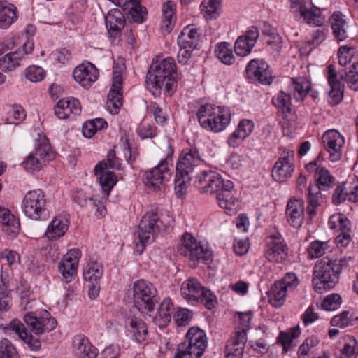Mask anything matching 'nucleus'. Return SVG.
Wrapping results in <instances>:
<instances>
[{"label":"nucleus","instance_id":"1","mask_svg":"<svg viewBox=\"0 0 358 358\" xmlns=\"http://www.w3.org/2000/svg\"><path fill=\"white\" fill-rule=\"evenodd\" d=\"M176 76L174 59L166 57L159 63L151 64L146 76L147 87L155 97L159 96L164 85L167 92L173 90L176 83Z\"/></svg>","mask_w":358,"mask_h":358},{"label":"nucleus","instance_id":"2","mask_svg":"<svg viewBox=\"0 0 358 358\" xmlns=\"http://www.w3.org/2000/svg\"><path fill=\"white\" fill-rule=\"evenodd\" d=\"M166 157L152 169L146 171L143 175V181L154 190H159L169 180L171 167L173 166V150L169 141L164 146Z\"/></svg>","mask_w":358,"mask_h":358},{"label":"nucleus","instance_id":"3","mask_svg":"<svg viewBox=\"0 0 358 358\" xmlns=\"http://www.w3.org/2000/svg\"><path fill=\"white\" fill-rule=\"evenodd\" d=\"M340 267L336 261L322 259L315 264L313 273V286L315 291L322 292L333 288L338 282Z\"/></svg>","mask_w":358,"mask_h":358},{"label":"nucleus","instance_id":"4","mask_svg":"<svg viewBox=\"0 0 358 358\" xmlns=\"http://www.w3.org/2000/svg\"><path fill=\"white\" fill-rule=\"evenodd\" d=\"M315 185H310L307 195V215L310 220H313L317 213V208L322 198L321 191H327L332 187L334 182V177L324 167L317 168L314 176Z\"/></svg>","mask_w":358,"mask_h":358},{"label":"nucleus","instance_id":"5","mask_svg":"<svg viewBox=\"0 0 358 358\" xmlns=\"http://www.w3.org/2000/svg\"><path fill=\"white\" fill-rule=\"evenodd\" d=\"M180 294L188 303L194 305L201 303L210 310L216 303V297L211 291L194 278H189L182 283Z\"/></svg>","mask_w":358,"mask_h":358},{"label":"nucleus","instance_id":"6","mask_svg":"<svg viewBox=\"0 0 358 358\" xmlns=\"http://www.w3.org/2000/svg\"><path fill=\"white\" fill-rule=\"evenodd\" d=\"M159 209L154 208L145 213L138 224V238L143 246L152 244L159 235L163 222Z\"/></svg>","mask_w":358,"mask_h":358},{"label":"nucleus","instance_id":"7","mask_svg":"<svg viewBox=\"0 0 358 358\" xmlns=\"http://www.w3.org/2000/svg\"><path fill=\"white\" fill-rule=\"evenodd\" d=\"M157 289L151 282L143 279L134 282L132 296L135 307L142 313L152 312L156 303Z\"/></svg>","mask_w":358,"mask_h":358},{"label":"nucleus","instance_id":"8","mask_svg":"<svg viewBox=\"0 0 358 358\" xmlns=\"http://www.w3.org/2000/svg\"><path fill=\"white\" fill-rule=\"evenodd\" d=\"M47 199L40 189L27 192L23 197L21 208L24 214L33 220H39L47 216Z\"/></svg>","mask_w":358,"mask_h":358},{"label":"nucleus","instance_id":"9","mask_svg":"<svg viewBox=\"0 0 358 358\" xmlns=\"http://www.w3.org/2000/svg\"><path fill=\"white\" fill-rule=\"evenodd\" d=\"M81 256L80 250L78 248H73L69 250L61 259L58 264V271L66 284L76 279Z\"/></svg>","mask_w":358,"mask_h":358},{"label":"nucleus","instance_id":"10","mask_svg":"<svg viewBox=\"0 0 358 358\" xmlns=\"http://www.w3.org/2000/svg\"><path fill=\"white\" fill-rule=\"evenodd\" d=\"M124 67L123 65L117 64L113 66V84L108 95L107 108L111 114L119 113L122 106V73Z\"/></svg>","mask_w":358,"mask_h":358},{"label":"nucleus","instance_id":"11","mask_svg":"<svg viewBox=\"0 0 358 358\" xmlns=\"http://www.w3.org/2000/svg\"><path fill=\"white\" fill-rule=\"evenodd\" d=\"M245 71L247 78L252 82H258L263 85H270L273 82L271 68L263 60L252 59L248 64Z\"/></svg>","mask_w":358,"mask_h":358},{"label":"nucleus","instance_id":"12","mask_svg":"<svg viewBox=\"0 0 358 358\" xmlns=\"http://www.w3.org/2000/svg\"><path fill=\"white\" fill-rule=\"evenodd\" d=\"M226 181L218 173L211 170L203 171L196 179L199 191L206 194H217L224 187Z\"/></svg>","mask_w":358,"mask_h":358},{"label":"nucleus","instance_id":"13","mask_svg":"<svg viewBox=\"0 0 358 358\" xmlns=\"http://www.w3.org/2000/svg\"><path fill=\"white\" fill-rule=\"evenodd\" d=\"M324 149L329 154V159L338 162L342 157V148L345 143V138L336 129H329L325 131L322 137Z\"/></svg>","mask_w":358,"mask_h":358},{"label":"nucleus","instance_id":"14","mask_svg":"<svg viewBox=\"0 0 358 358\" xmlns=\"http://www.w3.org/2000/svg\"><path fill=\"white\" fill-rule=\"evenodd\" d=\"M24 320L31 331L37 335L50 331L57 326L55 319L52 317L50 313L46 310L42 313L41 317H36L33 313H28L24 315Z\"/></svg>","mask_w":358,"mask_h":358},{"label":"nucleus","instance_id":"15","mask_svg":"<svg viewBox=\"0 0 358 358\" xmlns=\"http://www.w3.org/2000/svg\"><path fill=\"white\" fill-rule=\"evenodd\" d=\"M294 156L292 150L282 152L273 167L272 176L275 180L281 182L291 177L294 171Z\"/></svg>","mask_w":358,"mask_h":358},{"label":"nucleus","instance_id":"16","mask_svg":"<svg viewBox=\"0 0 358 358\" xmlns=\"http://www.w3.org/2000/svg\"><path fill=\"white\" fill-rule=\"evenodd\" d=\"M331 229L337 230L340 234L336 237L335 242L341 246H348L351 243L350 222L343 214L331 215L328 221Z\"/></svg>","mask_w":358,"mask_h":358},{"label":"nucleus","instance_id":"17","mask_svg":"<svg viewBox=\"0 0 358 358\" xmlns=\"http://www.w3.org/2000/svg\"><path fill=\"white\" fill-rule=\"evenodd\" d=\"M126 336L136 343H142L148 336V330L143 319L136 316L129 317L124 324Z\"/></svg>","mask_w":358,"mask_h":358},{"label":"nucleus","instance_id":"18","mask_svg":"<svg viewBox=\"0 0 358 358\" xmlns=\"http://www.w3.org/2000/svg\"><path fill=\"white\" fill-rule=\"evenodd\" d=\"M216 197L220 207L224 209L227 213H236L238 206V200L236 197L234 183L231 180H227L224 187L218 192Z\"/></svg>","mask_w":358,"mask_h":358},{"label":"nucleus","instance_id":"19","mask_svg":"<svg viewBox=\"0 0 358 358\" xmlns=\"http://www.w3.org/2000/svg\"><path fill=\"white\" fill-rule=\"evenodd\" d=\"M201 161V155L196 148L184 150L180 154L176 164L178 176L180 174L189 175L194 170V167L198 166Z\"/></svg>","mask_w":358,"mask_h":358},{"label":"nucleus","instance_id":"20","mask_svg":"<svg viewBox=\"0 0 358 358\" xmlns=\"http://www.w3.org/2000/svg\"><path fill=\"white\" fill-rule=\"evenodd\" d=\"M208 340L206 334L203 330L199 327H191L186 334V340L182 344H185L187 348L201 357L206 348Z\"/></svg>","mask_w":358,"mask_h":358},{"label":"nucleus","instance_id":"21","mask_svg":"<svg viewBox=\"0 0 358 358\" xmlns=\"http://www.w3.org/2000/svg\"><path fill=\"white\" fill-rule=\"evenodd\" d=\"M259 36V30L255 27H252L239 36L234 44V50L236 55L241 57L249 55L255 45Z\"/></svg>","mask_w":358,"mask_h":358},{"label":"nucleus","instance_id":"22","mask_svg":"<svg viewBox=\"0 0 358 358\" xmlns=\"http://www.w3.org/2000/svg\"><path fill=\"white\" fill-rule=\"evenodd\" d=\"M75 80L83 87H89L99 78V70L90 62L82 63L73 72Z\"/></svg>","mask_w":358,"mask_h":358},{"label":"nucleus","instance_id":"23","mask_svg":"<svg viewBox=\"0 0 358 358\" xmlns=\"http://www.w3.org/2000/svg\"><path fill=\"white\" fill-rule=\"evenodd\" d=\"M327 71L328 83L331 87V90L329 93V102L331 105H337L343 98L344 85L339 80H338L337 72L334 65H329Z\"/></svg>","mask_w":358,"mask_h":358},{"label":"nucleus","instance_id":"24","mask_svg":"<svg viewBox=\"0 0 358 358\" xmlns=\"http://www.w3.org/2000/svg\"><path fill=\"white\" fill-rule=\"evenodd\" d=\"M72 348L75 354L80 358H96L99 353L88 338L83 334L76 335L73 338Z\"/></svg>","mask_w":358,"mask_h":358},{"label":"nucleus","instance_id":"25","mask_svg":"<svg viewBox=\"0 0 358 358\" xmlns=\"http://www.w3.org/2000/svg\"><path fill=\"white\" fill-rule=\"evenodd\" d=\"M304 203L302 199H290L286 208V217L290 225L299 228L303 222Z\"/></svg>","mask_w":358,"mask_h":358},{"label":"nucleus","instance_id":"26","mask_svg":"<svg viewBox=\"0 0 358 358\" xmlns=\"http://www.w3.org/2000/svg\"><path fill=\"white\" fill-rule=\"evenodd\" d=\"M80 113V103L75 98L60 99L55 107V114L60 120L69 118L71 114L78 115Z\"/></svg>","mask_w":358,"mask_h":358},{"label":"nucleus","instance_id":"27","mask_svg":"<svg viewBox=\"0 0 358 358\" xmlns=\"http://www.w3.org/2000/svg\"><path fill=\"white\" fill-rule=\"evenodd\" d=\"M107 169V163L103 161L99 162L94 167V173L99 176V182L102 187L103 191L107 194L117 182V177L111 171H105Z\"/></svg>","mask_w":358,"mask_h":358},{"label":"nucleus","instance_id":"28","mask_svg":"<svg viewBox=\"0 0 358 358\" xmlns=\"http://www.w3.org/2000/svg\"><path fill=\"white\" fill-rule=\"evenodd\" d=\"M220 108L211 103L202 104L199 107L196 117L202 128L205 129L211 128V125H213L211 120L214 122L213 118L219 115Z\"/></svg>","mask_w":358,"mask_h":358},{"label":"nucleus","instance_id":"29","mask_svg":"<svg viewBox=\"0 0 358 358\" xmlns=\"http://www.w3.org/2000/svg\"><path fill=\"white\" fill-rule=\"evenodd\" d=\"M246 342L244 331L239 332L237 336H231L226 346L225 358H242Z\"/></svg>","mask_w":358,"mask_h":358},{"label":"nucleus","instance_id":"30","mask_svg":"<svg viewBox=\"0 0 358 358\" xmlns=\"http://www.w3.org/2000/svg\"><path fill=\"white\" fill-rule=\"evenodd\" d=\"M106 25L110 36H117L124 26L123 14L119 9H111L105 16Z\"/></svg>","mask_w":358,"mask_h":358},{"label":"nucleus","instance_id":"31","mask_svg":"<svg viewBox=\"0 0 358 358\" xmlns=\"http://www.w3.org/2000/svg\"><path fill=\"white\" fill-rule=\"evenodd\" d=\"M289 92L296 101L304 99L311 89V83L304 77L292 78L288 87Z\"/></svg>","mask_w":358,"mask_h":358},{"label":"nucleus","instance_id":"32","mask_svg":"<svg viewBox=\"0 0 358 358\" xmlns=\"http://www.w3.org/2000/svg\"><path fill=\"white\" fill-rule=\"evenodd\" d=\"M184 249L185 250L182 252H184L185 255L189 257L190 261L193 262L194 266L200 262L208 264L212 261L213 252L209 248H184Z\"/></svg>","mask_w":358,"mask_h":358},{"label":"nucleus","instance_id":"33","mask_svg":"<svg viewBox=\"0 0 358 358\" xmlns=\"http://www.w3.org/2000/svg\"><path fill=\"white\" fill-rule=\"evenodd\" d=\"M69 228L67 219L62 216L55 217L48 225L45 236L48 240L56 241L63 236Z\"/></svg>","mask_w":358,"mask_h":358},{"label":"nucleus","instance_id":"34","mask_svg":"<svg viewBox=\"0 0 358 358\" xmlns=\"http://www.w3.org/2000/svg\"><path fill=\"white\" fill-rule=\"evenodd\" d=\"M331 27L334 38L343 41L348 38V24L345 16L341 12H334L331 18Z\"/></svg>","mask_w":358,"mask_h":358},{"label":"nucleus","instance_id":"35","mask_svg":"<svg viewBox=\"0 0 358 358\" xmlns=\"http://www.w3.org/2000/svg\"><path fill=\"white\" fill-rule=\"evenodd\" d=\"M2 230L8 235L15 236L20 231V221L10 210L0 206Z\"/></svg>","mask_w":358,"mask_h":358},{"label":"nucleus","instance_id":"36","mask_svg":"<svg viewBox=\"0 0 358 358\" xmlns=\"http://www.w3.org/2000/svg\"><path fill=\"white\" fill-rule=\"evenodd\" d=\"M17 18L16 6L6 1H0V28L8 29Z\"/></svg>","mask_w":358,"mask_h":358},{"label":"nucleus","instance_id":"37","mask_svg":"<svg viewBox=\"0 0 358 358\" xmlns=\"http://www.w3.org/2000/svg\"><path fill=\"white\" fill-rule=\"evenodd\" d=\"M9 328L12 329L20 339L27 343L33 350H36L41 346V342L38 338H34L28 333L24 324L18 320H13Z\"/></svg>","mask_w":358,"mask_h":358},{"label":"nucleus","instance_id":"38","mask_svg":"<svg viewBox=\"0 0 358 358\" xmlns=\"http://www.w3.org/2000/svg\"><path fill=\"white\" fill-rule=\"evenodd\" d=\"M199 38L197 29L187 27L178 36L177 42L180 47L194 50L198 45Z\"/></svg>","mask_w":358,"mask_h":358},{"label":"nucleus","instance_id":"39","mask_svg":"<svg viewBox=\"0 0 358 358\" xmlns=\"http://www.w3.org/2000/svg\"><path fill=\"white\" fill-rule=\"evenodd\" d=\"M36 141L34 153L44 161L52 160L55 157V152L52 150L47 137L43 134H38V138Z\"/></svg>","mask_w":358,"mask_h":358},{"label":"nucleus","instance_id":"40","mask_svg":"<svg viewBox=\"0 0 358 358\" xmlns=\"http://www.w3.org/2000/svg\"><path fill=\"white\" fill-rule=\"evenodd\" d=\"M103 274L100 262L90 259L83 270V278L86 282H100Z\"/></svg>","mask_w":358,"mask_h":358},{"label":"nucleus","instance_id":"41","mask_svg":"<svg viewBox=\"0 0 358 358\" xmlns=\"http://www.w3.org/2000/svg\"><path fill=\"white\" fill-rule=\"evenodd\" d=\"M176 6L171 1L165 2L162 7L163 19L161 29L164 33H169L172 29L173 24L176 20L175 17Z\"/></svg>","mask_w":358,"mask_h":358},{"label":"nucleus","instance_id":"42","mask_svg":"<svg viewBox=\"0 0 358 358\" xmlns=\"http://www.w3.org/2000/svg\"><path fill=\"white\" fill-rule=\"evenodd\" d=\"M320 344L318 336L312 335L307 337L299 347L298 358H310L317 350Z\"/></svg>","mask_w":358,"mask_h":358},{"label":"nucleus","instance_id":"43","mask_svg":"<svg viewBox=\"0 0 358 358\" xmlns=\"http://www.w3.org/2000/svg\"><path fill=\"white\" fill-rule=\"evenodd\" d=\"M289 293L282 287L281 283L275 282L271 287L268 293V300L272 306L281 307L285 302Z\"/></svg>","mask_w":358,"mask_h":358},{"label":"nucleus","instance_id":"44","mask_svg":"<svg viewBox=\"0 0 358 358\" xmlns=\"http://www.w3.org/2000/svg\"><path fill=\"white\" fill-rule=\"evenodd\" d=\"M291 94H287L284 92H280L272 99L273 105L282 113L283 115L287 117L293 112V106L291 103Z\"/></svg>","mask_w":358,"mask_h":358},{"label":"nucleus","instance_id":"45","mask_svg":"<svg viewBox=\"0 0 358 358\" xmlns=\"http://www.w3.org/2000/svg\"><path fill=\"white\" fill-rule=\"evenodd\" d=\"M358 321V316L351 310H344L341 313L334 316L331 320L333 327L341 329L354 325Z\"/></svg>","mask_w":358,"mask_h":358},{"label":"nucleus","instance_id":"46","mask_svg":"<svg viewBox=\"0 0 358 358\" xmlns=\"http://www.w3.org/2000/svg\"><path fill=\"white\" fill-rule=\"evenodd\" d=\"M336 358H357L358 341L354 337H348L343 347L336 352Z\"/></svg>","mask_w":358,"mask_h":358},{"label":"nucleus","instance_id":"47","mask_svg":"<svg viewBox=\"0 0 358 358\" xmlns=\"http://www.w3.org/2000/svg\"><path fill=\"white\" fill-rule=\"evenodd\" d=\"M214 122L211 120L212 124L211 127L213 128L206 129L207 131H210L213 132H220L223 131L229 124L231 120V115L229 111L224 109L223 108H220L219 110V115L217 117H215Z\"/></svg>","mask_w":358,"mask_h":358},{"label":"nucleus","instance_id":"48","mask_svg":"<svg viewBox=\"0 0 358 358\" xmlns=\"http://www.w3.org/2000/svg\"><path fill=\"white\" fill-rule=\"evenodd\" d=\"M141 0H134L131 5H128L122 8L127 11L133 20L136 22L141 23L144 21L146 15V9L141 5Z\"/></svg>","mask_w":358,"mask_h":358},{"label":"nucleus","instance_id":"49","mask_svg":"<svg viewBox=\"0 0 358 358\" xmlns=\"http://www.w3.org/2000/svg\"><path fill=\"white\" fill-rule=\"evenodd\" d=\"M215 53L223 64L230 65L234 62V57L228 43L222 42L216 45Z\"/></svg>","mask_w":358,"mask_h":358},{"label":"nucleus","instance_id":"50","mask_svg":"<svg viewBox=\"0 0 358 358\" xmlns=\"http://www.w3.org/2000/svg\"><path fill=\"white\" fill-rule=\"evenodd\" d=\"M220 0H203L201 4V11L206 19H216L219 16Z\"/></svg>","mask_w":358,"mask_h":358},{"label":"nucleus","instance_id":"51","mask_svg":"<svg viewBox=\"0 0 358 358\" xmlns=\"http://www.w3.org/2000/svg\"><path fill=\"white\" fill-rule=\"evenodd\" d=\"M20 57L16 52H10L0 57V69L10 71L20 65Z\"/></svg>","mask_w":358,"mask_h":358},{"label":"nucleus","instance_id":"52","mask_svg":"<svg viewBox=\"0 0 358 358\" xmlns=\"http://www.w3.org/2000/svg\"><path fill=\"white\" fill-rule=\"evenodd\" d=\"M237 318L239 327L235 331L232 336H237L239 332L244 331L247 338V332L250 329L251 321L253 318V313L251 310L237 313Z\"/></svg>","mask_w":358,"mask_h":358},{"label":"nucleus","instance_id":"53","mask_svg":"<svg viewBox=\"0 0 358 358\" xmlns=\"http://www.w3.org/2000/svg\"><path fill=\"white\" fill-rule=\"evenodd\" d=\"M45 162L41 157L32 152L27 156L22 164L27 171L33 173L39 171Z\"/></svg>","mask_w":358,"mask_h":358},{"label":"nucleus","instance_id":"54","mask_svg":"<svg viewBox=\"0 0 358 358\" xmlns=\"http://www.w3.org/2000/svg\"><path fill=\"white\" fill-rule=\"evenodd\" d=\"M341 79H344L349 88L355 91L358 90V62L354 63L348 69L345 70V76L341 75Z\"/></svg>","mask_w":358,"mask_h":358},{"label":"nucleus","instance_id":"55","mask_svg":"<svg viewBox=\"0 0 358 358\" xmlns=\"http://www.w3.org/2000/svg\"><path fill=\"white\" fill-rule=\"evenodd\" d=\"M193 313L185 308H177L173 315L174 321L178 327L187 326L189 324Z\"/></svg>","mask_w":358,"mask_h":358},{"label":"nucleus","instance_id":"56","mask_svg":"<svg viewBox=\"0 0 358 358\" xmlns=\"http://www.w3.org/2000/svg\"><path fill=\"white\" fill-rule=\"evenodd\" d=\"M301 17L309 24L316 27L321 26L323 23V18L321 15V11L319 9H305L301 10Z\"/></svg>","mask_w":358,"mask_h":358},{"label":"nucleus","instance_id":"57","mask_svg":"<svg viewBox=\"0 0 358 358\" xmlns=\"http://www.w3.org/2000/svg\"><path fill=\"white\" fill-rule=\"evenodd\" d=\"M178 172H176L175 176V194L178 198L183 197L187 193V184L189 182L190 178L189 175L184 176L180 174L178 176Z\"/></svg>","mask_w":358,"mask_h":358},{"label":"nucleus","instance_id":"58","mask_svg":"<svg viewBox=\"0 0 358 358\" xmlns=\"http://www.w3.org/2000/svg\"><path fill=\"white\" fill-rule=\"evenodd\" d=\"M287 248H268L265 253L266 259L272 262L279 263L285 259Z\"/></svg>","mask_w":358,"mask_h":358},{"label":"nucleus","instance_id":"59","mask_svg":"<svg viewBox=\"0 0 358 358\" xmlns=\"http://www.w3.org/2000/svg\"><path fill=\"white\" fill-rule=\"evenodd\" d=\"M281 283L282 287L288 292H293L299 285L297 275L294 273H286L282 280L278 281Z\"/></svg>","mask_w":358,"mask_h":358},{"label":"nucleus","instance_id":"60","mask_svg":"<svg viewBox=\"0 0 358 358\" xmlns=\"http://www.w3.org/2000/svg\"><path fill=\"white\" fill-rule=\"evenodd\" d=\"M341 305V297L338 294H331L324 298L321 307L327 311H333L338 309Z\"/></svg>","mask_w":358,"mask_h":358},{"label":"nucleus","instance_id":"61","mask_svg":"<svg viewBox=\"0 0 358 358\" xmlns=\"http://www.w3.org/2000/svg\"><path fill=\"white\" fill-rule=\"evenodd\" d=\"M0 358H17L16 349L7 338H3L0 342Z\"/></svg>","mask_w":358,"mask_h":358},{"label":"nucleus","instance_id":"62","mask_svg":"<svg viewBox=\"0 0 358 358\" xmlns=\"http://www.w3.org/2000/svg\"><path fill=\"white\" fill-rule=\"evenodd\" d=\"M180 241L181 246H206L208 245L206 239L196 238L189 232L184 233Z\"/></svg>","mask_w":358,"mask_h":358},{"label":"nucleus","instance_id":"63","mask_svg":"<svg viewBox=\"0 0 358 358\" xmlns=\"http://www.w3.org/2000/svg\"><path fill=\"white\" fill-rule=\"evenodd\" d=\"M45 76L44 70L38 66H31L26 70V78L31 82L41 81Z\"/></svg>","mask_w":358,"mask_h":358},{"label":"nucleus","instance_id":"64","mask_svg":"<svg viewBox=\"0 0 358 358\" xmlns=\"http://www.w3.org/2000/svg\"><path fill=\"white\" fill-rule=\"evenodd\" d=\"M51 58L58 64H64L71 60V53L66 48L57 50L52 52Z\"/></svg>","mask_w":358,"mask_h":358}]
</instances>
